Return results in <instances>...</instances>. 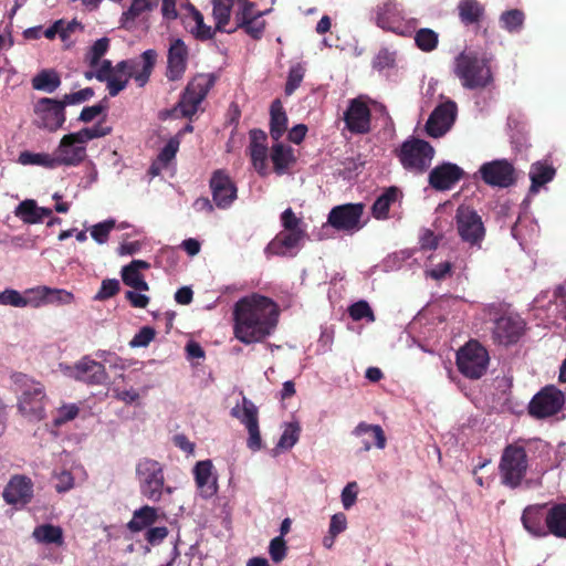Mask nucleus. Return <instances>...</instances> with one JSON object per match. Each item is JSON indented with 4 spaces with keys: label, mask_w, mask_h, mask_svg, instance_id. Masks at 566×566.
Here are the masks:
<instances>
[{
    "label": "nucleus",
    "mask_w": 566,
    "mask_h": 566,
    "mask_svg": "<svg viewBox=\"0 0 566 566\" xmlns=\"http://www.w3.org/2000/svg\"><path fill=\"white\" fill-rule=\"evenodd\" d=\"M357 489L358 484L357 482H348L347 485H345L343 492H342V503L345 507V510H349L352 505L357 500Z\"/></svg>",
    "instance_id": "774afa93"
},
{
    "label": "nucleus",
    "mask_w": 566,
    "mask_h": 566,
    "mask_svg": "<svg viewBox=\"0 0 566 566\" xmlns=\"http://www.w3.org/2000/svg\"><path fill=\"white\" fill-rule=\"evenodd\" d=\"M354 434H356V437H361V434L370 436L369 439L363 441V449H365V451L371 449L373 446L379 449L386 448L387 439L385 430L381 428V426H379V423L359 422L355 427Z\"/></svg>",
    "instance_id": "7c9ffc66"
},
{
    "label": "nucleus",
    "mask_w": 566,
    "mask_h": 566,
    "mask_svg": "<svg viewBox=\"0 0 566 566\" xmlns=\"http://www.w3.org/2000/svg\"><path fill=\"white\" fill-rule=\"evenodd\" d=\"M256 409V405L253 403L251 399L245 398V396H243L241 407L240 405H235V407L232 408L230 415L233 418H238L241 421V423L244 424L249 434L251 424L253 422V419L255 418Z\"/></svg>",
    "instance_id": "a19ab883"
},
{
    "label": "nucleus",
    "mask_w": 566,
    "mask_h": 566,
    "mask_svg": "<svg viewBox=\"0 0 566 566\" xmlns=\"http://www.w3.org/2000/svg\"><path fill=\"white\" fill-rule=\"evenodd\" d=\"M32 87L35 90H42L43 92H55L62 84V78L54 69L40 70L32 80Z\"/></svg>",
    "instance_id": "58836bf2"
},
{
    "label": "nucleus",
    "mask_w": 566,
    "mask_h": 566,
    "mask_svg": "<svg viewBox=\"0 0 566 566\" xmlns=\"http://www.w3.org/2000/svg\"><path fill=\"white\" fill-rule=\"evenodd\" d=\"M116 221L115 220H105L95 223V226L91 229V235L97 243H105L107 241L109 233L113 229H115Z\"/></svg>",
    "instance_id": "603ef678"
},
{
    "label": "nucleus",
    "mask_w": 566,
    "mask_h": 566,
    "mask_svg": "<svg viewBox=\"0 0 566 566\" xmlns=\"http://www.w3.org/2000/svg\"><path fill=\"white\" fill-rule=\"evenodd\" d=\"M63 136L55 155L56 167L59 165H80L86 157V147H78L76 142L66 143Z\"/></svg>",
    "instance_id": "c85d7f7f"
},
{
    "label": "nucleus",
    "mask_w": 566,
    "mask_h": 566,
    "mask_svg": "<svg viewBox=\"0 0 566 566\" xmlns=\"http://www.w3.org/2000/svg\"><path fill=\"white\" fill-rule=\"evenodd\" d=\"M479 172L489 186L510 187L516 181L515 168L509 160L485 161Z\"/></svg>",
    "instance_id": "a211bd4d"
},
{
    "label": "nucleus",
    "mask_w": 566,
    "mask_h": 566,
    "mask_svg": "<svg viewBox=\"0 0 566 566\" xmlns=\"http://www.w3.org/2000/svg\"><path fill=\"white\" fill-rule=\"evenodd\" d=\"M154 2L151 0H133L128 10L123 13L124 19H137L144 11L153 10Z\"/></svg>",
    "instance_id": "052dcab7"
},
{
    "label": "nucleus",
    "mask_w": 566,
    "mask_h": 566,
    "mask_svg": "<svg viewBox=\"0 0 566 566\" xmlns=\"http://www.w3.org/2000/svg\"><path fill=\"white\" fill-rule=\"evenodd\" d=\"M130 78L129 72L125 77H122L116 72L115 66H113L112 78L109 80V95H118L122 90L126 88Z\"/></svg>",
    "instance_id": "69168bd1"
},
{
    "label": "nucleus",
    "mask_w": 566,
    "mask_h": 566,
    "mask_svg": "<svg viewBox=\"0 0 566 566\" xmlns=\"http://www.w3.org/2000/svg\"><path fill=\"white\" fill-rule=\"evenodd\" d=\"M269 553L273 562H282V559L286 558L287 543L286 539L282 538L281 534L271 539Z\"/></svg>",
    "instance_id": "13d9d810"
},
{
    "label": "nucleus",
    "mask_w": 566,
    "mask_h": 566,
    "mask_svg": "<svg viewBox=\"0 0 566 566\" xmlns=\"http://www.w3.org/2000/svg\"><path fill=\"white\" fill-rule=\"evenodd\" d=\"M73 376L76 380L86 384H105L108 374L104 364L93 360L90 356H84L75 364Z\"/></svg>",
    "instance_id": "5701e85b"
},
{
    "label": "nucleus",
    "mask_w": 566,
    "mask_h": 566,
    "mask_svg": "<svg viewBox=\"0 0 566 566\" xmlns=\"http://www.w3.org/2000/svg\"><path fill=\"white\" fill-rule=\"evenodd\" d=\"M556 175V167L548 164V161H534L530 170L531 191H539L542 186L547 181L554 180Z\"/></svg>",
    "instance_id": "72a5a7b5"
},
{
    "label": "nucleus",
    "mask_w": 566,
    "mask_h": 566,
    "mask_svg": "<svg viewBox=\"0 0 566 566\" xmlns=\"http://www.w3.org/2000/svg\"><path fill=\"white\" fill-rule=\"evenodd\" d=\"M18 161L22 165H41L42 167H56V156L48 155V153H31V150H22L18 157Z\"/></svg>",
    "instance_id": "79ce46f5"
},
{
    "label": "nucleus",
    "mask_w": 566,
    "mask_h": 566,
    "mask_svg": "<svg viewBox=\"0 0 566 566\" xmlns=\"http://www.w3.org/2000/svg\"><path fill=\"white\" fill-rule=\"evenodd\" d=\"M436 155V149L431 143L420 137H410L401 143L396 150V156L400 160L402 167L411 172L422 174L431 167V160Z\"/></svg>",
    "instance_id": "6e6552de"
},
{
    "label": "nucleus",
    "mask_w": 566,
    "mask_h": 566,
    "mask_svg": "<svg viewBox=\"0 0 566 566\" xmlns=\"http://www.w3.org/2000/svg\"><path fill=\"white\" fill-rule=\"evenodd\" d=\"M453 73L464 88H485L493 81L488 59L476 51H461L454 59Z\"/></svg>",
    "instance_id": "39448f33"
},
{
    "label": "nucleus",
    "mask_w": 566,
    "mask_h": 566,
    "mask_svg": "<svg viewBox=\"0 0 566 566\" xmlns=\"http://www.w3.org/2000/svg\"><path fill=\"white\" fill-rule=\"evenodd\" d=\"M364 203L336 205L327 214V223L337 230L354 232L363 227Z\"/></svg>",
    "instance_id": "4468645a"
},
{
    "label": "nucleus",
    "mask_w": 566,
    "mask_h": 566,
    "mask_svg": "<svg viewBox=\"0 0 566 566\" xmlns=\"http://www.w3.org/2000/svg\"><path fill=\"white\" fill-rule=\"evenodd\" d=\"M119 290L120 285L116 277H106L95 294V300H108L112 295L118 294Z\"/></svg>",
    "instance_id": "bf43d9fd"
},
{
    "label": "nucleus",
    "mask_w": 566,
    "mask_h": 566,
    "mask_svg": "<svg viewBox=\"0 0 566 566\" xmlns=\"http://www.w3.org/2000/svg\"><path fill=\"white\" fill-rule=\"evenodd\" d=\"M2 497L7 503H24L31 502L33 497V482L31 478L23 476V474H15V476H11L8 484L6 485Z\"/></svg>",
    "instance_id": "4be33fe9"
},
{
    "label": "nucleus",
    "mask_w": 566,
    "mask_h": 566,
    "mask_svg": "<svg viewBox=\"0 0 566 566\" xmlns=\"http://www.w3.org/2000/svg\"><path fill=\"white\" fill-rule=\"evenodd\" d=\"M457 10L463 24H479L485 14V7L478 0H461Z\"/></svg>",
    "instance_id": "f704fd0d"
},
{
    "label": "nucleus",
    "mask_w": 566,
    "mask_h": 566,
    "mask_svg": "<svg viewBox=\"0 0 566 566\" xmlns=\"http://www.w3.org/2000/svg\"><path fill=\"white\" fill-rule=\"evenodd\" d=\"M281 226L284 230L276 234L268 245V249L276 254H285L289 249L300 245L306 235L302 218H298L291 207L281 213Z\"/></svg>",
    "instance_id": "1a4fd4ad"
},
{
    "label": "nucleus",
    "mask_w": 566,
    "mask_h": 566,
    "mask_svg": "<svg viewBox=\"0 0 566 566\" xmlns=\"http://www.w3.org/2000/svg\"><path fill=\"white\" fill-rule=\"evenodd\" d=\"M80 409L77 405H63L60 407L57 411V416L53 419L55 424H63L66 423V421H71V419L76 418L78 416Z\"/></svg>",
    "instance_id": "680f3d73"
},
{
    "label": "nucleus",
    "mask_w": 566,
    "mask_h": 566,
    "mask_svg": "<svg viewBox=\"0 0 566 566\" xmlns=\"http://www.w3.org/2000/svg\"><path fill=\"white\" fill-rule=\"evenodd\" d=\"M348 314L354 319H375L373 307L367 301L354 302V304L348 307Z\"/></svg>",
    "instance_id": "5fc2aeb1"
},
{
    "label": "nucleus",
    "mask_w": 566,
    "mask_h": 566,
    "mask_svg": "<svg viewBox=\"0 0 566 566\" xmlns=\"http://www.w3.org/2000/svg\"><path fill=\"white\" fill-rule=\"evenodd\" d=\"M192 18L195 21V27L191 29L192 34L197 40H212L214 33L217 32V25L214 30L211 25H207L205 22V15L201 14L200 10L191 7ZM217 24V21L214 20Z\"/></svg>",
    "instance_id": "c03bdc74"
},
{
    "label": "nucleus",
    "mask_w": 566,
    "mask_h": 566,
    "mask_svg": "<svg viewBox=\"0 0 566 566\" xmlns=\"http://www.w3.org/2000/svg\"><path fill=\"white\" fill-rule=\"evenodd\" d=\"M35 124L49 132H56L66 119L64 96L62 99L39 98L34 106Z\"/></svg>",
    "instance_id": "ddd939ff"
},
{
    "label": "nucleus",
    "mask_w": 566,
    "mask_h": 566,
    "mask_svg": "<svg viewBox=\"0 0 566 566\" xmlns=\"http://www.w3.org/2000/svg\"><path fill=\"white\" fill-rule=\"evenodd\" d=\"M250 156H251L252 165L256 169V171L259 174H261V176H266V174H269L268 143H264V145H259V147H256V148H251Z\"/></svg>",
    "instance_id": "09e8293b"
},
{
    "label": "nucleus",
    "mask_w": 566,
    "mask_h": 566,
    "mask_svg": "<svg viewBox=\"0 0 566 566\" xmlns=\"http://www.w3.org/2000/svg\"><path fill=\"white\" fill-rule=\"evenodd\" d=\"M158 517V509L145 504L140 509L135 510L133 518L128 521L126 526L130 532H143V530H148L151 524H155Z\"/></svg>",
    "instance_id": "c9c22d12"
},
{
    "label": "nucleus",
    "mask_w": 566,
    "mask_h": 566,
    "mask_svg": "<svg viewBox=\"0 0 566 566\" xmlns=\"http://www.w3.org/2000/svg\"><path fill=\"white\" fill-rule=\"evenodd\" d=\"M156 331L151 326H143L130 340L132 346H147L155 339Z\"/></svg>",
    "instance_id": "338daca9"
},
{
    "label": "nucleus",
    "mask_w": 566,
    "mask_h": 566,
    "mask_svg": "<svg viewBox=\"0 0 566 566\" xmlns=\"http://www.w3.org/2000/svg\"><path fill=\"white\" fill-rule=\"evenodd\" d=\"M11 379L19 394L17 402L19 412L29 419L45 418L46 392L44 385L27 374H13Z\"/></svg>",
    "instance_id": "20e7f679"
},
{
    "label": "nucleus",
    "mask_w": 566,
    "mask_h": 566,
    "mask_svg": "<svg viewBox=\"0 0 566 566\" xmlns=\"http://www.w3.org/2000/svg\"><path fill=\"white\" fill-rule=\"evenodd\" d=\"M305 72L306 69L303 64L297 63L291 66L285 82V94H294L295 90L302 84Z\"/></svg>",
    "instance_id": "8fccbe9b"
},
{
    "label": "nucleus",
    "mask_w": 566,
    "mask_h": 566,
    "mask_svg": "<svg viewBox=\"0 0 566 566\" xmlns=\"http://www.w3.org/2000/svg\"><path fill=\"white\" fill-rule=\"evenodd\" d=\"M548 532L556 537H566V502L554 504L545 515Z\"/></svg>",
    "instance_id": "473e14b6"
},
{
    "label": "nucleus",
    "mask_w": 566,
    "mask_h": 566,
    "mask_svg": "<svg viewBox=\"0 0 566 566\" xmlns=\"http://www.w3.org/2000/svg\"><path fill=\"white\" fill-rule=\"evenodd\" d=\"M264 13L251 0H212V17L219 32L241 28L253 40H260L266 29Z\"/></svg>",
    "instance_id": "f03ea898"
},
{
    "label": "nucleus",
    "mask_w": 566,
    "mask_h": 566,
    "mask_svg": "<svg viewBox=\"0 0 566 566\" xmlns=\"http://www.w3.org/2000/svg\"><path fill=\"white\" fill-rule=\"evenodd\" d=\"M458 106L453 99H447L434 107L424 125L430 137H442L455 122Z\"/></svg>",
    "instance_id": "f3484780"
},
{
    "label": "nucleus",
    "mask_w": 566,
    "mask_h": 566,
    "mask_svg": "<svg viewBox=\"0 0 566 566\" xmlns=\"http://www.w3.org/2000/svg\"><path fill=\"white\" fill-rule=\"evenodd\" d=\"M289 116L280 98L273 99L270 105V135L277 143L286 132Z\"/></svg>",
    "instance_id": "c756f323"
},
{
    "label": "nucleus",
    "mask_w": 566,
    "mask_h": 566,
    "mask_svg": "<svg viewBox=\"0 0 566 566\" xmlns=\"http://www.w3.org/2000/svg\"><path fill=\"white\" fill-rule=\"evenodd\" d=\"M31 294H34L40 302L48 303H72L74 302V294L66 290H53V287H46V285H39L34 290H28Z\"/></svg>",
    "instance_id": "ea45409f"
},
{
    "label": "nucleus",
    "mask_w": 566,
    "mask_h": 566,
    "mask_svg": "<svg viewBox=\"0 0 566 566\" xmlns=\"http://www.w3.org/2000/svg\"><path fill=\"white\" fill-rule=\"evenodd\" d=\"M32 536L35 541L45 543V545H51V543L57 546L64 545V531L62 526L51 525V523L35 526Z\"/></svg>",
    "instance_id": "4c0bfd02"
},
{
    "label": "nucleus",
    "mask_w": 566,
    "mask_h": 566,
    "mask_svg": "<svg viewBox=\"0 0 566 566\" xmlns=\"http://www.w3.org/2000/svg\"><path fill=\"white\" fill-rule=\"evenodd\" d=\"M402 19L403 17L396 1H384L376 8L377 25L385 30L397 32L401 27Z\"/></svg>",
    "instance_id": "a878e982"
},
{
    "label": "nucleus",
    "mask_w": 566,
    "mask_h": 566,
    "mask_svg": "<svg viewBox=\"0 0 566 566\" xmlns=\"http://www.w3.org/2000/svg\"><path fill=\"white\" fill-rule=\"evenodd\" d=\"M280 321L276 302L264 294L242 296L233 305V334L241 343H260L274 332Z\"/></svg>",
    "instance_id": "f257e3e1"
},
{
    "label": "nucleus",
    "mask_w": 566,
    "mask_h": 566,
    "mask_svg": "<svg viewBox=\"0 0 566 566\" xmlns=\"http://www.w3.org/2000/svg\"><path fill=\"white\" fill-rule=\"evenodd\" d=\"M525 14L523 10L511 9L502 12L500 22L509 32H518L524 25Z\"/></svg>",
    "instance_id": "49530a36"
},
{
    "label": "nucleus",
    "mask_w": 566,
    "mask_h": 566,
    "mask_svg": "<svg viewBox=\"0 0 566 566\" xmlns=\"http://www.w3.org/2000/svg\"><path fill=\"white\" fill-rule=\"evenodd\" d=\"M263 446L262 436L260 433V423H259V409H256L254 413V418L251 423L249 438L247 440V447L252 451H259Z\"/></svg>",
    "instance_id": "6e6d98bb"
},
{
    "label": "nucleus",
    "mask_w": 566,
    "mask_h": 566,
    "mask_svg": "<svg viewBox=\"0 0 566 566\" xmlns=\"http://www.w3.org/2000/svg\"><path fill=\"white\" fill-rule=\"evenodd\" d=\"M180 147V142L177 137H171L159 151V161H161V168L168 167Z\"/></svg>",
    "instance_id": "4d7b16f0"
},
{
    "label": "nucleus",
    "mask_w": 566,
    "mask_h": 566,
    "mask_svg": "<svg viewBox=\"0 0 566 566\" xmlns=\"http://www.w3.org/2000/svg\"><path fill=\"white\" fill-rule=\"evenodd\" d=\"M14 214L24 222H40L39 206L35 199H24L21 201L17 206Z\"/></svg>",
    "instance_id": "de8ad7c7"
},
{
    "label": "nucleus",
    "mask_w": 566,
    "mask_h": 566,
    "mask_svg": "<svg viewBox=\"0 0 566 566\" xmlns=\"http://www.w3.org/2000/svg\"><path fill=\"white\" fill-rule=\"evenodd\" d=\"M415 43L421 51H434L439 45V35L433 29L422 27L415 34Z\"/></svg>",
    "instance_id": "a18cd8bd"
},
{
    "label": "nucleus",
    "mask_w": 566,
    "mask_h": 566,
    "mask_svg": "<svg viewBox=\"0 0 566 566\" xmlns=\"http://www.w3.org/2000/svg\"><path fill=\"white\" fill-rule=\"evenodd\" d=\"M525 321L520 315H502L494 322L492 338L495 343L513 344L521 339Z\"/></svg>",
    "instance_id": "6ab92c4d"
},
{
    "label": "nucleus",
    "mask_w": 566,
    "mask_h": 566,
    "mask_svg": "<svg viewBox=\"0 0 566 566\" xmlns=\"http://www.w3.org/2000/svg\"><path fill=\"white\" fill-rule=\"evenodd\" d=\"M367 96H356L348 99V106L343 114L345 127L354 135H366L373 129V111Z\"/></svg>",
    "instance_id": "9b49d317"
},
{
    "label": "nucleus",
    "mask_w": 566,
    "mask_h": 566,
    "mask_svg": "<svg viewBox=\"0 0 566 566\" xmlns=\"http://www.w3.org/2000/svg\"><path fill=\"white\" fill-rule=\"evenodd\" d=\"M135 476L142 496L150 502H160L165 492H174L171 485H166L165 467L153 458H142L136 463Z\"/></svg>",
    "instance_id": "423d86ee"
},
{
    "label": "nucleus",
    "mask_w": 566,
    "mask_h": 566,
    "mask_svg": "<svg viewBox=\"0 0 566 566\" xmlns=\"http://www.w3.org/2000/svg\"><path fill=\"white\" fill-rule=\"evenodd\" d=\"M216 75L213 74H197L188 82L182 91L178 103L172 108L174 113H179L186 118H191L193 114L198 113L199 106L209 91L216 84Z\"/></svg>",
    "instance_id": "0eeeda50"
},
{
    "label": "nucleus",
    "mask_w": 566,
    "mask_h": 566,
    "mask_svg": "<svg viewBox=\"0 0 566 566\" xmlns=\"http://www.w3.org/2000/svg\"><path fill=\"white\" fill-rule=\"evenodd\" d=\"M169 531L167 526H154L150 527L145 533V538L150 545H159L164 539L168 536Z\"/></svg>",
    "instance_id": "0e129e2a"
},
{
    "label": "nucleus",
    "mask_w": 566,
    "mask_h": 566,
    "mask_svg": "<svg viewBox=\"0 0 566 566\" xmlns=\"http://www.w3.org/2000/svg\"><path fill=\"white\" fill-rule=\"evenodd\" d=\"M546 516L544 514V506H527L522 514V524L533 535L542 537L546 535L548 530L546 527Z\"/></svg>",
    "instance_id": "2f4dec72"
},
{
    "label": "nucleus",
    "mask_w": 566,
    "mask_h": 566,
    "mask_svg": "<svg viewBox=\"0 0 566 566\" xmlns=\"http://www.w3.org/2000/svg\"><path fill=\"white\" fill-rule=\"evenodd\" d=\"M212 202L218 208H230L238 198V187L229 172L216 169L209 181Z\"/></svg>",
    "instance_id": "dca6fc26"
},
{
    "label": "nucleus",
    "mask_w": 566,
    "mask_h": 566,
    "mask_svg": "<svg viewBox=\"0 0 566 566\" xmlns=\"http://www.w3.org/2000/svg\"><path fill=\"white\" fill-rule=\"evenodd\" d=\"M147 268H150L148 261H144V259H133L129 264H125L122 269L124 283L132 286V289H136V291H148L149 285L140 272V270H147Z\"/></svg>",
    "instance_id": "bb28decb"
},
{
    "label": "nucleus",
    "mask_w": 566,
    "mask_h": 566,
    "mask_svg": "<svg viewBox=\"0 0 566 566\" xmlns=\"http://www.w3.org/2000/svg\"><path fill=\"white\" fill-rule=\"evenodd\" d=\"M490 364V354L478 339H470L457 353V368L468 378H481Z\"/></svg>",
    "instance_id": "9d476101"
},
{
    "label": "nucleus",
    "mask_w": 566,
    "mask_h": 566,
    "mask_svg": "<svg viewBox=\"0 0 566 566\" xmlns=\"http://www.w3.org/2000/svg\"><path fill=\"white\" fill-rule=\"evenodd\" d=\"M94 95V88L85 87L81 88L76 93L64 94V108L66 105H76V103H83V101L91 99Z\"/></svg>",
    "instance_id": "e2e57ef3"
},
{
    "label": "nucleus",
    "mask_w": 566,
    "mask_h": 566,
    "mask_svg": "<svg viewBox=\"0 0 566 566\" xmlns=\"http://www.w3.org/2000/svg\"><path fill=\"white\" fill-rule=\"evenodd\" d=\"M189 62V48L185 44L184 40H172L168 54L166 65V77L168 81H180L188 69Z\"/></svg>",
    "instance_id": "aec40b11"
},
{
    "label": "nucleus",
    "mask_w": 566,
    "mask_h": 566,
    "mask_svg": "<svg viewBox=\"0 0 566 566\" xmlns=\"http://www.w3.org/2000/svg\"><path fill=\"white\" fill-rule=\"evenodd\" d=\"M270 159L276 174H285L297 161L294 148L285 143H273L270 149Z\"/></svg>",
    "instance_id": "cd10ccee"
},
{
    "label": "nucleus",
    "mask_w": 566,
    "mask_h": 566,
    "mask_svg": "<svg viewBox=\"0 0 566 566\" xmlns=\"http://www.w3.org/2000/svg\"><path fill=\"white\" fill-rule=\"evenodd\" d=\"M0 303L2 305H13L14 307H25L30 301L17 290H4L0 292Z\"/></svg>",
    "instance_id": "864d4df0"
},
{
    "label": "nucleus",
    "mask_w": 566,
    "mask_h": 566,
    "mask_svg": "<svg viewBox=\"0 0 566 566\" xmlns=\"http://www.w3.org/2000/svg\"><path fill=\"white\" fill-rule=\"evenodd\" d=\"M157 61L158 54L156 50L143 51L138 61L137 59H132L133 69L129 72L130 78L133 77L138 86H145L151 78Z\"/></svg>",
    "instance_id": "393cba45"
},
{
    "label": "nucleus",
    "mask_w": 566,
    "mask_h": 566,
    "mask_svg": "<svg viewBox=\"0 0 566 566\" xmlns=\"http://www.w3.org/2000/svg\"><path fill=\"white\" fill-rule=\"evenodd\" d=\"M565 397L556 387H544L535 394L528 403V413L533 418H548L559 412L564 406Z\"/></svg>",
    "instance_id": "2eb2a0df"
},
{
    "label": "nucleus",
    "mask_w": 566,
    "mask_h": 566,
    "mask_svg": "<svg viewBox=\"0 0 566 566\" xmlns=\"http://www.w3.org/2000/svg\"><path fill=\"white\" fill-rule=\"evenodd\" d=\"M464 169L452 164V161H443L440 166L433 167L428 175V182L438 191L452 189L458 181L463 178Z\"/></svg>",
    "instance_id": "412c9836"
},
{
    "label": "nucleus",
    "mask_w": 566,
    "mask_h": 566,
    "mask_svg": "<svg viewBox=\"0 0 566 566\" xmlns=\"http://www.w3.org/2000/svg\"><path fill=\"white\" fill-rule=\"evenodd\" d=\"M401 195V191L397 186H389L380 193L371 206V212L376 219H386L389 216V211L394 202Z\"/></svg>",
    "instance_id": "e433bc0d"
},
{
    "label": "nucleus",
    "mask_w": 566,
    "mask_h": 566,
    "mask_svg": "<svg viewBox=\"0 0 566 566\" xmlns=\"http://www.w3.org/2000/svg\"><path fill=\"white\" fill-rule=\"evenodd\" d=\"M547 444L544 441L512 442L502 453L499 469L504 485L516 489L528 471V453L532 451H545Z\"/></svg>",
    "instance_id": "7ed1b4c3"
},
{
    "label": "nucleus",
    "mask_w": 566,
    "mask_h": 566,
    "mask_svg": "<svg viewBox=\"0 0 566 566\" xmlns=\"http://www.w3.org/2000/svg\"><path fill=\"white\" fill-rule=\"evenodd\" d=\"M111 45V40L107 36H103L102 39H97L93 45L90 46V50L86 51L85 62L88 63L90 67H95L97 70L98 65H101V60L104 56L105 52L108 51Z\"/></svg>",
    "instance_id": "37998d69"
},
{
    "label": "nucleus",
    "mask_w": 566,
    "mask_h": 566,
    "mask_svg": "<svg viewBox=\"0 0 566 566\" xmlns=\"http://www.w3.org/2000/svg\"><path fill=\"white\" fill-rule=\"evenodd\" d=\"M300 430L301 428L298 423H287L283 433L281 434L277 446L285 449L293 448V446L298 442Z\"/></svg>",
    "instance_id": "3c124183"
},
{
    "label": "nucleus",
    "mask_w": 566,
    "mask_h": 566,
    "mask_svg": "<svg viewBox=\"0 0 566 566\" xmlns=\"http://www.w3.org/2000/svg\"><path fill=\"white\" fill-rule=\"evenodd\" d=\"M455 223L460 238L471 245H481L485 235V227L478 210L469 205H459L455 211Z\"/></svg>",
    "instance_id": "f8f14e48"
},
{
    "label": "nucleus",
    "mask_w": 566,
    "mask_h": 566,
    "mask_svg": "<svg viewBox=\"0 0 566 566\" xmlns=\"http://www.w3.org/2000/svg\"><path fill=\"white\" fill-rule=\"evenodd\" d=\"M212 461H197L193 468L195 484L200 490L203 497H212L219 491L217 476L212 475Z\"/></svg>",
    "instance_id": "b1692460"
}]
</instances>
